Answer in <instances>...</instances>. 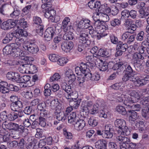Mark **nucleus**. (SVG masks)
Instances as JSON below:
<instances>
[{"instance_id":"c9c22d12","label":"nucleus","mask_w":149,"mask_h":149,"mask_svg":"<svg viewBox=\"0 0 149 149\" xmlns=\"http://www.w3.org/2000/svg\"><path fill=\"white\" fill-rule=\"evenodd\" d=\"M0 88V91L1 93L5 94L9 92V90L8 88V84L6 82L4 81L1 84Z\"/></svg>"},{"instance_id":"412c9836","label":"nucleus","mask_w":149,"mask_h":149,"mask_svg":"<svg viewBox=\"0 0 149 149\" xmlns=\"http://www.w3.org/2000/svg\"><path fill=\"white\" fill-rule=\"evenodd\" d=\"M18 77V79L17 80V82L24 83L23 86L26 87L30 82V80L31 77L29 76L24 75L20 77L19 74Z\"/></svg>"},{"instance_id":"5fc2aeb1","label":"nucleus","mask_w":149,"mask_h":149,"mask_svg":"<svg viewBox=\"0 0 149 149\" xmlns=\"http://www.w3.org/2000/svg\"><path fill=\"white\" fill-rule=\"evenodd\" d=\"M26 146L27 149H36L37 148V146L34 141H33L26 143Z\"/></svg>"},{"instance_id":"aec40b11","label":"nucleus","mask_w":149,"mask_h":149,"mask_svg":"<svg viewBox=\"0 0 149 149\" xmlns=\"http://www.w3.org/2000/svg\"><path fill=\"white\" fill-rule=\"evenodd\" d=\"M95 65L97 66L100 70L105 71L108 68L107 64L106 62L103 61L100 58L96 59Z\"/></svg>"},{"instance_id":"f8f14e48","label":"nucleus","mask_w":149,"mask_h":149,"mask_svg":"<svg viewBox=\"0 0 149 149\" xmlns=\"http://www.w3.org/2000/svg\"><path fill=\"white\" fill-rule=\"evenodd\" d=\"M95 28L96 29L97 31V33H105L104 32L107 29H108L107 25H104L102 24L100 20H97L94 23Z\"/></svg>"},{"instance_id":"7c9ffc66","label":"nucleus","mask_w":149,"mask_h":149,"mask_svg":"<svg viewBox=\"0 0 149 149\" xmlns=\"http://www.w3.org/2000/svg\"><path fill=\"white\" fill-rule=\"evenodd\" d=\"M6 77L8 79L13 81H15L17 82V80L18 79L19 74L17 73L10 72L7 74Z\"/></svg>"},{"instance_id":"2f4dec72","label":"nucleus","mask_w":149,"mask_h":149,"mask_svg":"<svg viewBox=\"0 0 149 149\" xmlns=\"http://www.w3.org/2000/svg\"><path fill=\"white\" fill-rule=\"evenodd\" d=\"M120 135L117 136L116 137L117 140L119 141L123 142V143L127 144L130 142V140L129 138L125 136H128L129 135L123 134H119Z\"/></svg>"},{"instance_id":"49530a36","label":"nucleus","mask_w":149,"mask_h":149,"mask_svg":"<svg viewBox=\"0 0 149 149\" xmlns=\"http://www.w3.org/2000/svg\"><path fill=\"white\" fill-rule=\"evenodd\" d=\"M116 110L119 113L125 115L127 113L125 109L123 106L118 105L116 107Z\"/></svg>"},{"instance_id":"13d9d810","label":"nucleus","mask_w":149,"mask_h":149,"mask_svg":"<svg viewBox=\"0 0 149 149\" xmlns=\"http://www.w3.org/2000/svg\"><path fill=\"white\" fill-rule=\"evenodd\" d=\"M144 37V33L143 31H141L137 34L136 39L137 41H141L143 40Z\"/></svg>"},{"instance_id":"864d4df0","label":"nucleus","mask_w":149,"mask_h":149,"mask_svg":"<svg viewBox=\"0 0 149 149\" xmlns=\"http://www.w3.org/2000/svg\"><path fill=\"white\" fill-rule=\"evenodd\" d=\"M77 80L78 81L79 85H80L85 81L86 80H87V78H86V77H84V75L82 74L79 75H78L77 77Z\"/></svg>"},{"instance_id":"79ce46f5","label":"nucleus","mask_w":149,"mask_h":149,"mask_svg":"<svg viewBox=\"0 0 149 149\" xmlns=\"http://www.w3.org/2000/svg\"><path fill=\"white\" fill-rule=\"evenodd\" d=\"M122 79L123 81L125 82L128 80L132 81L135 80L134 77L131 75L127 73H125Z\"/></svg>"},{"instance_id":"4d7b16f0","label":"nucleus","mask_w":149,"mask_h":149,"mask_svg":"<svg viewBox=\"0 0 149 149\" xmlns=\"http://www.w3.org/2000/svg\"><path fill=\"white\" fill-rule=\"evenodd\" d=\"M149 111V108H146V109H143L142 111L141 112L142 116L145 120H147L149 118L148 116Z\"/></svg>"},{"instance_id":"2eb2a0df","label":"nucleus","mask_w":149,"mask_h":149,"mask_svg":"<svg viewBox=\"0 0 149 149\" xmlns=\"http://www.w3.org/2000/svg\"><path fill=\"white\" fill-rule=\"evenodd\" d=\"M121 39L123 41H126L127 44H130L134 40L135 36L134 35H130L129 32H126L122 34Z\"/></svg>"},{"instance_id":"a878e982","label":"nucleus","mask_w":149,"mask_h":149,"mask_svg":"<svg viewBox=\"0 0 149 149\" xmlns=\"http://www.w3.org/2000/svg\"><path fill=\"white\" fill-rule=\"evenodd\" d=\"M85 125V121L83 119L77 120L74 124V127L75 129L77 130H81L83 129Z\"/></svg>"},{"instance_id":"72a5a7b5","label":"nucleus","mask_w":149,"mask_h":149,"mask_svg":"<svg viewBox=\"0 0 149 149\" xmlns=\"http://www.w3.org/2000/svg\"><path fill=\"white\" fill-rule=\"evenodd\" d=\"M127 47L128 46L127 44L123 43L122 42L120 41L116 46V50H120L122 52H125Z\"/></svg>"},{"instance_id":"e2e57ef3","label":"nucleus","mask_w":149,"mask_h":149,"mask_svg":"<svg viewBox=\"0 0 149 149\" xmlns=\"http://www.w3.org/2000/svg\"><path fill=\"white\" fill-rule=\"evenodd\" d=\"M43 100L42 99H40L37 98L34 99L31 102L30 104V105L32 106H35L36 105H38L39 103L41 102Z\"/></svg>"},{"instance_id":"3c124183","label":"nucleus","mask_w":149,"mask_h":149,"mask_svg":"<svg viewBox=\"0 0 149 149\" xmlns=\"http://www.w3.org/2000/svg\"><path fill=\"white\" fill-rule=\"evenodd\" d=\"M68 61V59L66 58L62 57L58 58L57 61V63L61 66L64 65L66 64Z\"/></svg>"},{"instance_id":"e433bc0d","label":"nucleus","mask_w":149,"mask_h":149,"mask_svg":"<svg viewBox=\"0 0 149 149\" xmlns=\"http://www.w3.org/2000/svg\"><path fill=\"white\" fill-rule=\"evenodd\" d=\"M78 119V118L76 116V113L72 112L68 117V122L70 123H75Z\"/></svg>"},{"instance_id":"c03bdc74","label":"nucleus","mask_w":149,"mask_h":149,"mask_svg":"<svg viewBox=\"0 0 149 149\" xmlns=\"http://www.w3.org/2000/svg\"><path fill=\"white\" fill-rule=\"evenodd\" d=\"M122 84L121 82L116 83L111 86V88L115 90L120 89L121 91L123 90L124 87V86H122Z\"/></svg>"},{"instance_id":"f704fd0d","label":"nucleus","mask_w":149,"mask_h":149,"mask_svg":"<svg viewBox=\"0 0 149 149\" xmlns=\"http://www.w3.org/2000/svg\"><path fill=\"white\" fill-rule=\"evenodd\" d=\"M95 55L97 56H106L107 57L110 56V54L109 53L107 50L101 49L99 50L97 54H95Z\"/></svg>"},{"instance_id":"4be33fe9","label":"nucleus","mask_w":149,"mask_h":149,"mask_svg":"<svg viewBox=\"0 0 149 149\" xmlns=\"http://www.w3.org/2000/svg\"><path fill=\"white\" fill-rule=\"evenodd\" d=\"M92 69H90V70L88 73H87L86 78H87V80H91L92 81H98L100 78V75L97 73H95L93 74L92 72Z\"/></svg>"},{"instance_id":"f03ea898","label":"nucleus","mask_w":149,"mask_h":149,"mask_svg":"<svg viewBox=\"0 0 149 149\" xmlns=\"http://www.w3.org/2000/svg\"><path fill=\"white\" fill-rule=\"evenodd\" d=\"M145 58L140 53L136 52L132 56V63L136 70L142 69L145 64Z\"/></svg>"},{"instance_id":"393cba45","label":"nucleus","mask_w":149,"mask_h":149,"mask_svg":"<svg viewBox=\"0 0 149 149\" xmlns=\"http://www.w3.org/2000/svg\"><path fill=\"white\" fill-rule=\"evenodd\" d=\"M77 96L78 95L77 93L76 95L74 96V98L67 99L70 102V106L74 109H77L78 107L81 102L80 100H77L76 99V98L77 97Z\"/></svg>"},{"instance_id":"69168bd1","label":"nucleus","mask_w":149,"mask_h":149,"mask_svg":"<svg viewBox=\"0 0 149 149\" xmlns=\"http://www.w3.org/2000/svg\"><path fill=\"white\" fill-rule=\"evenodd\" d=\"M18 144L17 142L16 141H14L7 143V146L10 148L16 147Z\"/></svg>"},{"instance_id":"473e14b6","label":"nucleus","mask_w":149,"mask_h":149,"mask_svg":"<svg viewBox=\"0 0 149 149\" xmlns=\"http://www.w3.org/2000/svg\"><path fill=\"white\" fill-rule=\"evenodd\" d=\"M39 124L41 126L49 128L52 126V124L49 123H46V120L45 118H39Z\"/></svg>"},{"instance_id":"4c0bfd02","label":"nucleus","mask_w":149,"mask_h":149,"mask_svg":"<svg viewBox=\"0 0 149 149\" xmlns=\"http://www.w3.org/2000/svg\"><path fill=\"white\" fill-rule=\"evenodd\" d=\"M101 5L100 1H95L93 0L90 1L88 3V6L91 9L97 8Z\"/></svg>"},{"instance_id":"c756f323","label":"nucleus","mask_w":149,"mask_h":149,"mask_svg":"<svg viewBox=\"0 0 149 149\" xmlns=\"http://www.w3.org/2000/svg\"><path fill=\"white\" fill-rule=\"evenodd\" d=\"M129 121L132 124L135 123V121L137 118V113L135 111L132 110L129 111Z\"/></svg>"},{"instance_id":"f257e3e1","label":"nucleus","mask_w":149,"mask_h":149,"mask_svg":"<svg viewBox=\"0 0 149 149\" xmlns=\"http://www.w3.org/2000/svg\"><path fill=\"white\" fill-rule=\"evenodd\" d=\"M127 94L125 95L123 103L129 107L131 104L138 101L140 97V95L135 91L126 90L125 91Z\"/></svg>"},{"instance_id":"7ed1b4c3","label":"nucleus","mask_w":149,"mask_h":149,"mask_svg":"<svg viewBox=\"0 0 149 149\" xmlns=\"http://www.w3.org/2000/svg\"><path fill=\"white\" fill-rule=\"evenodd\" d=\"M114 125L118 128L117 131L119 134H130V132L128 127L126 126V123L124 120L121 119H116L115 121Z\"/></svg>"},{"instance_id":"b1692460","label":"nucleus","mask_w":149,"mask_h":149,"mask_svg":"<svg viewBox=\"0 0 149 149\" xmlns=\"http://www.w3.org/2000/svg\"><path fill=\"white\" fill-rule=\"evenodd\" d=\"M73 44L71 41L64 42L61 45L62 50L66 52H69L73 48Z\"/></svg>"},{"instance_id":"603ef678","label":"nucleus","mask_w":149,"mask_h":149,"mask_svg":"<svg viewBox=\"0 0 149 149\" xmlns=\"http://www.w3.org/2000/svg\"><path fill=\"white\" fill-rule=\"evenodd\" d=\"M112 136V133L110 132L109 128V130H104L102 137L105 138H110Z\"/></svg>"},{"instance_id":"0eeeda50","label":"nucleus","mask_w":149,"mask_h":149,"mask_svg":"<svg viewBox=\"0 0 149 149\" xmlns=\"http://www.w3.org/2000/svg\"><path fill=\"white\" fill-rule=\"evenodd\" d=\"M33 21L34 26L36 28V32L39 35L42 36L43 35L44 29L41 18L35 16L33 17Z\"/></svg>"},{"instance_id":"9b49d317","label":"nucleus","mask_w":149,"mask_h":149,"mask_svg":"<svg viewBox=\"0 0 149 149\" xmlns=\"http://www.w3.org/2000/svg\"><path fill=\"white\" fill-rule=\"evenodd\" d=\"M23 48L29 52L35 54L37 53L39 51L38 47L34 45L33 43L28 42L27 44L24 45Z\"/></svg>"},{"instance_id":"5701e85b","label":"nucleus","mask_w":149,"mask_h":149,"mask_svg":"<svg viewBox=\"0 0 149 149\" xmlns=\"http://www.w3.org/2000/svg\"><path fill=\"white\" fill-rule=\"evenodd\" d=\"M99 58H97L96 56H88L86 57V59L88 62L87 64L90 69L91 70L94 67H95L94 64L92 62H94L95 64V62H96V59H99Z\"/></svg>"},{"instance_id":"bf43d9fd","label":"nucleus","mask_w":149,"mask_h":149,"mask_svg":"<svg viewBox=\"0 0 149 149\" xmlns=\"http://www.w3.org/2000/svg\"><path fill=\"white\" fill-rule=\"evenodd\" d=\"M17 118V113L15 112L11 113L8 115V119L10 121H13Z\"/></svg>"},{"instance_id":"dca6fc26","label":"nucleus","mask_w":149,"mask_h":149,"mask_svg":"<svg viewBox=\"0 0 149 149\" xmlns=\"http://www.w3.org/2000/svg\"><path fill=\"white\" fill-rule=\"evenodd\" d=\"M127 64L123 61L119 62L114 64L112 69L113 70H117L118 72L125 70Z\"/></svg>"},{"instance_id":"bb28decb","label":"nucleus","mask_w":149,"mask_h":149,"mask_svg":"<svg viewBox=\"0 0 149 149\" xmlns=\"http://www.w3.org/2000/svg\"><path fill=\"white\" fill-rule=\"evenodd\" d=\"M25 41L23 38L19 37L16 38L15 39V43H11L10 45V47H18L22 46L23 47V46L24 45L26 44L24 43Z\"/></svg>"},{"instance_id":"09e8293b","label":"nucleus","mask_w":149,"mask_h":149,"mask_svg":"<svg viewBox=\"0 0 149 149\" xmlns=\"http://www.w3.org/2000/svg\"><path fill=\"white\" fill-rule=\"evenodd\" d=\"M139 17L140 18H143L148 16L149 13L147 11H145L143 9H140L139 10Z\"/></svg>"},{"instance_id":"052dcab7","label":"nucleus","mask_w":149,"mask_h":149,"mask_svg":"<svg viewBox=\"0 0 149 149\" xmlns=\"http://www.w3.org/2000/svg\"><path fill=\"white\" fill-rule=\"evenodd\" d=\"M121 23V19H115L111 21V25L115 27L118 26L120 25Z\"/></svg>"},{"instance_id":"37998d69","label":"nucleus","mask_w":149,"mask_h":149,"mask_svg":"<svg viewBox=\"0 0 149 149\" xmlns=\"http://www.w3.org/2000/svg\"><path fill=\"white\" fill-rule=\"evenodd\" d=\"M25 63L21 64L19 66V68H18V70L19 71L22 73H28L27 71V63H26V61H24Z\"/></svg>"},{"instance_id":"0e129e2a","label":"nucleus","mask_w":149,"mask_h":149,"mask_svg":"<svg viewBox=\"0 0 149 149\" xmlns=\"http://www.w3.org/2000/svg\"><path fill=\"white\" fill-rule=\"evenodd\" d=\"M118 12V10L117 7L115 5L111 6V13L113 15H117Z\"/></svg>"},{"instance_id":"6e6552de","label":"nucleus","mask_w":149,"mask_h":149,"mask_svg":"<svg viewBox=\"0 0 149 149\" xmlns=\"http://www.w3.org/2000/svg\"><path fill=\"white\" fill-rule=\"evenodd\" d=\"M21 59L26 61L27 63L28 73H33L37 71V68L33 64H32V61H33V58L31 57L28 56H22Z\"/></svg>"},{"instance_id":"774afa93","label":"nucleus","mask_w":149,"mask_h":149,"mask_svg":"<svg viewBox=\"0 0 149 149\" xmlns=\"http://www.w3.org/2000/svg\"><path fill=\"white\" fill-rule=\"evenodd\" d=\"M141 45L146 49L147 53L149 54V42L146 40H144L142 42Z\"/></svg>"},{"instance_id":"ddd939ff","label":"nucleus","mask_w":149,"mask_h":149,"mask_svg":"<svg viewBox=\"0 0 149 149\" xmlns=\"http://www.w3.org/2000/svg\"><path fill=\"white\" fill-rule=\"evenodd\" d=\"M104 104L105 103L103 100L97 99L96 101V103L94 104L92 109L91 110V114H94L97 113L98 112V108L99 107L104 106Z\"/></svg>"},{"instance_id":"680f3d73","label":"nucleus","mask_w":149,"mask_h":149,"mask_svg":"<svg viewBox=\"0 0 149 149\" xmlns=\"http://www.w3.org/2000/svg\"><path fill=\"white\" fill-rule=\"evenodd\" d=\"M32 122V120H30L28 118H24L23 121V124L24 126L28 127L31 125V123Z\"/></svg>"},{"instance_id":"a18cd8bd","label":"nucleus","mask_w":149,"mask_h":149,"mask_svg":"<svg viewBox=\"0 0 149 149\" xmlns=\"http://www.w3.org/2000/svg\"><path fill=\"white\" fill-rule=\"evenodd\" d=\"M84 19H83L79 22L76 29V32L81 31L83 30H86L84 29Z\"/></svg>"},{"instance_id":"9d476101","label":"nucleus","mask_w":149,"mask_h":149,"mask_svg":"<svg viewBox=\"0 0 149 149\" xmlns=\"http://www.w3.org/2000/svg\"><path fill=\"white\" fill-rule=\"evenodd\" d=\"M75 70L76 74L78 75L83 74L84 77H86L87 73H88L89 71L90 68H88L87 65L83 63L81 64L80 67H75Z\"/></svg>"},{"instance_id":"6e6d98bb","label":"nucleus","mask_w":149,"mask_h":149,"mask_svg":"<svg viewBox=\"0 0 149 149\" xmlns=\"http://www.w3.org/2000/svg\"><path fill=\"white\" fill-rule=\"evenodd\" d=\"M11 37L12 36L11 35H10L9 33H8L3 40L2 43L4 44H6L12 40Z\"/></svg>"},{"instance_id":"f3484780","label":"nucleus","mask_w":149,"mask_h":149,"mask_svg":"<svg viewBox=\"0 0 149 149\" xmlns=\"http://www.w3.org/2000/svg\"><path fill=\"white\" fill-rule=\"evenodd\" d=\"M105 5H100L99 6L97 7V8H98L97 11H96L94 13V15H97L98 16L102 15L104 17L106 18L107 20L109 19V17L108 15L105 13Z\"/></svg>"},{"instance_id":"58836bf2","label":"nucleus","mask_w":149,"mask_h":149,"mask_svg":"<svg viewBox=\"0 0 149 149\" xmlns=\"http://www.w3.org/2000/svg\"><path fill=\"white\" fill-rule=\"evenodd\" d=\"M56 116V118L58 121H64L66 118V116L65 114L62 112H56L55 113Z\"/></svg>"},{"instance_id":"cd10ccee","label":"nucleus","mask_w":149,"mask_h":149,"mask_svg":"<svg viewBox=\"0 0 149 149\" xmlns=\"http://www.w3.org/2000/svg\"><path fill=\"white\" fill-rule=\"evenodd\" d=\"M107 143L105 140L100 139L95 143V146L97 149H107Z\"/></svg>"},{"instance_id":"338daca9","label":"nucleus","mask_w":149,"mask_h":149,"mask_svg":"<svg viewBox=\"0 0 149 149\" xmlns=\"http://www.w3.org/2000/svg\"><path fill=\"white\" fill-rule=\"evenodd\" d=\"M61 78V76L58 73H55L54 74L53 76L51 77L50 78V81L52 82L58 80Z\"/></svg>"},{"instance_id":"a19ab883","label":"nucleus","mask_w":149,"mask_h":149,"mask_svg":"<svg viewBox=\"0 0 149 149\" xmlns=\"http://www.w3.org/2000/svg\"><path fill=\"white\" fill-rule=\"evenodd\" d=\"M135 80L133 81L134 84L136 86H143L145 85L146 82L143 79H141L138 78H135L134 77Z\"/></svg>"},{"instance_id":"ea45409f","label":"nucleus","mask_w":149,"mask_h":149,"mask_svg":"<svg viewBox=\"0 0 149 149\" xmlns=\"http://www.w3.org/2000/svg\"><path fill=\"white\" fill-rule=\"evenodd\" d=\"M72 29H70L64 35L63 38L65 40H72L73 38V34L71 31Z\"/></svg>"},{"instance_id":"8fccbe9b","label":"nucleus","mask_w":149,"mask_h":149,"mask_svg":"<svg viewBox=\"0 0 149 149\" xmlns=\"http://www.w3.org/2000/svg\"><path fill=\"white\" fill-rule=\"evenodd\" d=\"M88 123L90 125L95 127L97 125V121L95 118L92 117L89 118L88 121Z\"/></svg>"},{"instance_id":"6ab92c4d","label":"nucleus","mask_w":149,"mask_h":149,"mask_svg":"<svg viewBox=\"0 0 149 149\" xmlns=\"http://www.w3.org/2000/svg\"><path fill=\"white\" fill-rule=\"evenodd\" d=\"M62 28L65 31H67L70 29H72L70 22V19L68 17L64 18L62 23Z\"/></svg>"},{"instance_id":"c85d7f7f","label":"nucleus","mask_w":149,"mask_h":149,"mask_svg":"<svg viewBox=\"0 0 149 149\" xmlns=\"http://www.w3.org/2000/svg\"><path fill=\"white\" fill-rule=\"evenodd\" d=\"M65 74L66 76L69 79V82L70 84L72 83L75 81L76 79L75 74L71 69H68L65 72Z\"/></svg>"},{"instance_id":"423d86ee","label":"nucleus","mask_w":149,"mask_h":149,"mask_svg":"<svg viewBox=\"0 0 149 149\" xmlns=\"http://www.w3.org/2000/svg\"><path fill=\"white\" fill-rule=\"evenodd\" d=\"M61 86L62 89L66 93L65 96L67 99L74 98V96L76 95L77 93L72 90L70 86L68 85L65 83H63L61 84Z\"/></svg>"},{"instance_id":"1a4fd4ad","label":"nucleus","mask_w":149,"mask_h":149,"mask_svg":"<svg viewBox=\"0 0 149 149\" xmlns=\"http://www.w3.org/2000/svg\"><path fill=\"white\" fill-rule=\"evenodd\" d=\"M93 102L91 101H84L82 102L81 107L82 111L86 113H90L91 114V110L92 109L94 105Z\"/></svg>"},{"instance_id":"39448f33","label":"nucleus","mask_w":149,"mask_h":149,"mask_svg":"<svg viewBox=\"0 0 149 149\" xmlns=\"http://www.w3.org/2000/svg\"><path fill=\"white\" fill-rule=\"evenodd\" d=\"M76 33L78 35H79V42L82 44L84 47H87L90 44L91 41L88 39V32L87 30L76 32Z\"/></svg>"},{"instance_id":"de8ad7c7","label":"nucleus","mask_w":149,"mask_h":149,"mask_svg":"<svg viewBox=\"0 0 149 149\" xmlns=\"http://www.w3.org/2000/svg\"><path fill=\"white\" fill-rule=\"evenodd\" d=\"M84 27L86 30H87V29H91V28H92V23L89 19H84Z\"/></svg>"},{"instance_id":"4468645a","label":"nucleus","mask_w":149,"mask_h":149,"mask_svg":"<svg viewBox=\"0 0 149 149\" xmlns=\"http://www.w3.org/2000/svg\"><path fill=\"white\" fill-rule=\"evenodd\" d=\"M55 31V29L52 27H49L46 29L44 34V37L46 40H50L56 34Z\"/></svg>"},{"instance_id":"20e7f679","label":"nucleus","mask_w":149,"mask_h":149,"mask_svg":"<svg viewBox=\"0 0 149 149\" xmlns=\"http://www.w3.org/2000/svg\"><path fill=\"white\" fill-rule=\"evenodd\" d=\"M3 51L5 54H10L14 57H19L21 59L22 56H22V54L21 52V50L19 47H11L10 44L5 47L3 48Z\"/></svg>"},{"instance_id":"a211bd4d","label":"nucleus","mask_w":149,"mask_h":149,"mask_svg":"<svg viewBox=\"0 0 149 149\" xmlns=\"http://www.w3.org/2000/svg\"><path fill=\"white\" fill-rule=\"evenodd\" d=\"M16 25V24L15 22L13 21L12 19H10L3 22L1 26V28L4 30L9 29L14 27Z\"/></svg>"}]
</instances>
